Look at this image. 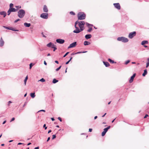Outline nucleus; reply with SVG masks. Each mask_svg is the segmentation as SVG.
<instances>
[{
	"mask_svg": "<svg viewBox=\"0 0 149 149\" xmlns=\"http://www.w3.org/2000/svg\"><path fill=\"white\" fill-rule=\"evenodd\" d=\"M113 5L114 7L118 10H120V6L119 3H114L113 4Z\"/></svg>",
	"mask_w": 149,
	"mask_h": 149,
	"instance_id": "obj_11",
	"label": "nucleus"
},
{
	"mask_svg": "<svg viewBox=\"0 0 149 149\" xmlns=\"http://www.w3.org/2000/svg\"><path fill=\"white\" fill-rule=\"evenodd\" d=\"M70 14L72 15H75V13L72 11H70Z\"/></svg>",
	"mask_w": 149,
	"mask_h": 149,
	"instance_id": "obj_36",
	"label": "nucleus"
},
{
	"mask_svg": "<svg viewBox=\"0 0 149 149\" xmlns=\"http://www.w3.org/2000/svg\"><path fill=\"white\" fill-rule=\"evenodd\" d=\"M58 81V80H57L56 79H54L52 81V83L55 84Z\"/></svg>",
	"mask_w": 149,
	"mask_h": 149,
	"instance_id": "obj_25",
	"label": "nucleus"
},
{
	"mask_svg": "<svg viewBox=\"0 0 149 149\" xmlns=\"http://www.w3.org/2000/svg\"><path fill=\"white\" fill-rule=\"evenodd\" d=\"M51 119L53 121H54L55 120V119H54V118H51Z\"/></svg>",
	"mask_w": 149,
	"mask_h": 149,
	"instance_id": "obj_59",
	"label": "nucleus"
},
{
	"mask_svg": "<svg viewBox=\"0 0 149 149\" xmlns=\"http://www.w3.org/2000/svg\"><path fill=\"white\" fill-rule=\"evenodd\" d=\"M41 111H43V112H45V110H43V109L41 110H40V111H38V112H41Z\"/></svg>",
	"mask_w": 149,
	"mask_h": 149,
	"instance_id": "obj_49",
	"label": "nucleus"
},
{
	"mask_svg": "<svg viewBox=\"0 0 149 149\" xmlns=\"http://www.w3.org/2000/svg\"><path fill=\"white\" fill-rule=\"evenodd\" d=\"M89 29L87 30V31L88 32H91V31L92 30V27H88Z\"/></svg>",
	"mask_w": 149,
	"mask_h": 149,
	"instance_id": "obj_32",
	"label": "nucleus"
},
{
	"mask_svg": "<svg viewBox=\"0 0 149 149\" xmlns=\"http://www.w3.org/2000/svg\"><path fill=\"white\" fill-rule=\"evenodd\" d=\"M110 127L111 126H109L107 127L104 128L103 131H104V132L106 133L108 131V130L110 128Z\"/></svg>",
	"mask_w": 149,
	"mask_h": 149,
	"instance_id": "obj_22",
	"label": "nucleus"
},
{
	"mask_svg": "<svg viewBox=\"0 0 149 149\" xmlns=\"http://www.w3.org/2000/svg\"><path fill=\"white\" fill-rule=\"evenodd\" d=\"M4 42L2 38L1 37V38L0 40V47H2L4 44Z\"/></svg>",
	"mask_w": 149,
	"mask_h": 149,
	"instance_id": "obj_13",
	"label": "nucleus"
},
{
	"mask_svg": "<svg viewBox=\"0 0 149 149\" xmlns=\"http://www.w3.org/2000/svg\"><path fill=\"white\" fill-rule=\"evenodd\" d=\"M39 81H41L42 82H44L45 81V79H44L43 78H41V79H40L39 80Z\"/></svg>",
	"mask_w": 149,
	"mask_h": 149,
	"instance_id": "obj_31",
	"label": "nucleus"
},
{
	"mask_svg": "<svg viewBox=\"0 0 149 149\" xmlns=\"http://www.w3.org/2000/svg\"><path fill=\"white\" fill-rule=\"evenodd\" d=\"M77 17L79 20H83L85 19L86 15L84 12H79L77 14Z\"/></svg>",
	"mask_w": 149,
	"mask_h": 149,
	"instance_id": "obj_1",
	"label": "nucleus"
},
{
	"mask_svg": "<svg viewBox=\"0 0 149 149\" xmlns=\"http://www.w3.org/2000/svg\"><path fill=\"white\" fill-rule=\"evenodd\" d=\"M44 64L45 65H47V63L45 61H44Z\"/></svg>",
	"mask_w": 149,
	"mask_h": 149,
	"instance_id": "obj_60",
	"label": "nucleus"
},
{
	"mask_svg": "<svg viewBox=\"0 0 149 149\" xmlns=\"http://www.w3.org/2000/svg\"><path fill=\"white\" fill-rule=\"evenodd\" d=\"M9 9L10 10L11 12H15L16 11L18 10L17 9H16L15 8H13V7L11 8H9Z\"/></svg>",
	"mask_w": 149,
	"mask_h": 149,
	"instance_id": "obj_17",
	"label": "nucleus"
},
{
	"mask_svg": "<svg viewBox=\"0 0 149 149\" xmlns=\"http://www.w3.org/2000/svg\"><path fill=\"white\" fill-rule=\"evenodd\" d=\"M136 73H134L133 75L131 77L130 79L129 80V82L131 83L133 81L136 75Z\"/></svg>",
	"mask_w": 149,
	"mask_h": 149,
	"instance_id": "obj_12",
	"label": "nucleus"
},
{
	"mask_svg": "<svg viewBox=\"0 0 149 149\" xmlns=\"http://www.w3.org/2000/svg\"><path fill=\"white\" fill-rule=\"evenodd\" d=\"M56 41L57 43L61 44L64 42L65 40L61 39H58L56 40Z\"/></svg>",
	"mask_w": 149,
	"mask_h": 149,
	"instance_id": "obj_10",
	"label": "nucleus"
},
{
	"mask_svg": "<svg viewBox=\"0 0 149 149\" xmlns=\"http://www.w3.org/2000/svg\"><path fill=\"white\" fill-rule=\"evenodd\" d=\"M20 20V19H18L16 20H15V21H14V22L15 23H16L17 22L19 21Z\"/></svg>",
	"mask_w": 149,
	"mask_h": 149,
	"instance_id": "obj_47",
	"label": "nucleus"
},
{
	"mask_svg": "<svg viewBox=\"0 0 149 149\" xmlns=\"http://www.w3.org/2000/svg\"><path fill=\"white\" fill-rule=\"evenodd\" d=\"M148 114H146V115H145V116H144V118H147V117H148Z\"/></svg>",
	"mask_w": 149,
	"mask_h": 149,
	"instance_id": "obj_53",
	"label": "nucleus"
},
{
	"mask_svg": "<svg viewBox=\"0 0 149 149\" xmlns=\"http://www.w3.org/2000/svg\"><path fill=\"white\" fill-rule=\"evenodd\" d=\"M79 22H78V21H76V22H75V24H74V27H75V28H76V27H77L76 26V25L78 24V23L79 24Z\"/></svg>",
	"mask_w": 149,
	"mask_h": 149,
	"instance_id": "obj_34",
	"label": "nucleus"
},
{
	"mask_svg": "<svg viewBox=\"0 0 149 149\" xmlns=\"http://www.w3.org/2000/svg\"><path fill=\"white\" fill-rule=\"evenodd\" d=\"M87 52V51H83V52H78L77 53H76V54H81V53H85Z\"/></svg>",
	"mask_w": 149,
	"mask_h": 149,
	"instance_id": "obj_30",
	"label": "nucleus"
},
{
	"mask_svg": "<svg viewBox=\"0 0 149 149\" xmlns=\"http://www.w3.org/2000/svg\"><path fill=\"white\" fill-rule=\"evenodd\" d=\"M55 45H54L53 43V44H52V45H51V48H52V47H54V46H55Z\"/></svg>",
	"mask_w": 149,
	"mask_h": 149,
	"instance_id": "obj_64",
	"label": "nucleus"
},
{
	"mask_svg": "<svg viewBox=\"0 0 149 149\" xmlns=\"http://www.w3.org/2000/svg\"><path fill=\"white\" fill-rule=\"evenodd\" d=\"M148 72L147 69H146L144 70V72L142 74V76L145 77L147 74Z\"/></svg>",
	"mask_w": 149,
	"mask_h": 149,
	"instance_id": "obj_19",
	"label": "nucleus"
},
{
	"mask_svg": "<svg viewBox=\"0 0 149 149\" xmlns=\"http://www.w3.org/2000/svg\"><path fill=\"white\" fill-rule=\"evenodd\" d=\"M85 24V22L84 21H81L79 22L78 25L80 28V27L81 29H83V30H84V25Z\"/></svg>",
	"mask_w": 149,
	"mask_h": 149,
	"instance_id": "obj_5",
	"label": "nucleus"
},
{
	"mask_svg": "<svg viewBox=\"0 0 149 149\" xmlns=\"http://www.w3.org/2000/svg\"><path fill=\"white\" fill-rule=\"evenodd\" d=\"M24 25L25 27H29L31 26V24L30 23L25 22L24 24Z\"/></svg>",
	"mask_w": 149,
	"mask_h": 149,
	"instance_id": "obj_20",
	"label": "nucleus"
},
{
	"mask_svg": "<svg viewBox=\"0 0 149 149\" xmlns=\"http://www.w3.org/2000/svg\"><path fill=\"white\" fill-rule=\"evenodd\" d=\"M58 120H60V122H62V120L61 119V118L60 117H58Z\"/></svg>",
	"mask_w": 149,
	"mask_h": 149,
	"instance_id": "obj_48",
	"label": "nucleus"
},
{
	"mask_svg": "<svg viewBox=\"0 0 149 149\" xmlns=\"http://www.w3.org/2000/svg\"><path fill=\"white\" fill-rule=\"evenodd\" d=\"M77 45V42H74L72 43L68 47V49H70V48L74 47Z\"/></svg>",
	"mask_w": 149,
	"mask_h": 149,
	"instance_id": "obj_9",
	"label": "nucleus"
},
{
	"mask_svg": "<svg viewBox=\"0 0 149 149\" xmlns=\"http://www.w3.org/2000/svg\"><path fill=\"white\" fill-rule=\"evenodd\" d=\"M3 27H4V28H5V29H8V30H12V31H19L18 29H14V28H13L12 27H7V26H3Z\"/></svg>",
	"mask_w": 149,
	"mask_h": 149,
	"instance_id": "obj_8",
	"label": "nucleus"
},
{
	"mask_svg": "<svg viewBox=\"0 0 149 149\" xmlns=\"http://www.w3.org/2000/svg\"><path fill=\"white\" fill-rule=\"evenodd\" d=\"M43 127L45 128V130H46L47 128V127L46 126V124H44L43 126Z\"/></svg>",
	"mask_w": 149,
	"mask_h": 149,
	"instance_id": "obj_45",
	"label": "nucleus"
},
{
	"mask_svg": "<svg viewBox=\"0 0 149 149\" xmlns=\"http://www.w3.org/2000/svg\"><path fill=\"white\" fill-rule=\"evenodd\" d=\"M25 14V10L23 9H20L18 11V16L20 18H22Z\"/></svg>",
	"mask_w": 149,
	"mask_h": 149,
	"instance_id": "obj_2",
	"label": "nucleus"
},
{
	"mask_svg": "<svg viewBox=\"0 0 149 149\" xmlns=\"http://www.w3.org/2000/svg\"><path fill=\"white\" fill-rule=\"evenodd\" d=\"M42 36L44 37H45V38H46V36H45L44 34V33H43V32H42Z\"/></svg>",
	"mask_w": 149,
	"mask_h": 149,
	"instance_id": "obj_51",
	"label": "nucleus"
},
{
	"mask_svg": "<svg viewBox=\"0 0 149 149\" xmlns=\"http://www.w3.org/2000/svg\"><path fill=\"white\" fill-rule=\"evenodd\" d=\"M148 42L147 40H143L142 41L141 43V44L142 45H144L145 44H148Z\"/></svg>",
	"mask_w": 149,
	"mask_h": 149,
	"instance_id": "obj_21",
	"label": "nucleus"
},
{
	"mask_svg": "<svg viewBox=\"0 0 149 149\" xmlns=\"http://www.w3.org/2000/svg\"><path fill=\"white\" fill-rule=\"evenodd\" d=\"M72 58H73L72 57H71L69 60L65 63V64L66 65L68 64L69 63L70 61L72 59Z\"/></svg>",
	"mask_w": 149,
	"mask_h": 149,
	"instance_id": "obj_29",
	"label": "nucleus"
},
{
	"mask_svg": "<svg viewBox=\"0 0 149 149\" xmlns=\"http://www.w3.org/2000/svg\"><path fill=\"white\" fill-rule=\"evenodd\" d=\"M52 48L54 49L53 51L54 52L55 50L57 49V48L56 47V45L54 47H52Z\"/></svg>",
	"mask_w": 149,
	"mask_h": 149,
	"instance_id": "obj_37",
	"label": "nucleus"
},
{
	"mask_svg": "<svg viewBox=\"0 0 149 149\" xmlns=\"http://www.w3.org/2000/svg\"><path fill=\"white\" fill-rule=\"evenodd\" d=\"M106 133L104 132V131H103L102 133V136H104L106 134Z\"/></svg>",
	"mask_w": 149,
	"mask_h": 149,
	"instance_id": "obj_35",
	"label": "nucleus"
},
{
	"mask_svg": "<svg viewBox=\"0 0 149 149\" xmlns=\"http://www.w3.org/2000/svg\"><path fill=\"white\" fill-rule=\"evenodd\" d=\"M92 130H93L92 129L90 128L89 129V132H91L92 131Z\"/></svg>",
	"mask_w": 149,
	"mask_h": 149,
	"instance_id": "obj_54",
	"label": "nucleus"
},
{
	"mask_svg": "<svg viewBox=\"0 0 149 149\" xmlns=\"http://www.w3.org/2000/svg\"><path fill=\"white\" fill-rule=\"evenodd\" d=\"M48 16V14L47 13H42L40 15V17L44 19H47Z\"/></svg>",
	"mask_w": 149,
	"mask_h": 149,
	"instance_id": "obj_7",
	"label": "nucleus"
},
{
	"mask_svg": "<svg viewBox=\"0 0 149 149\" xmlns=\"http://www.w3.org/2000/svg\"><path fill=\"white\" fill-rule=\"evenodd\" d=\"M11 12L10 10H8V11L7 13H8V15H9L10 14V13Z\"/></svg>",
	"mask_w": 149,
	"mask_h": 149,
	"instance_id": "obj_40",
	"label": "nucleus"
},
{
	"mask_svg": "<svg viewBox=\"0 0 149 149\" xmlns=\"http://www.w3.org/2000/svg\"><path fill=\"white\" fill-rule=\"evenodd\" d=\"M43 11L47 13L48 12V9L47 6L45 5L43 8Z\"/></svg>",
	"mask_w": 149,
	"mask_h": 149,
	"instance_id": "obj_14",
	"label": "nucleus"
},
{
	"mask_svg": "<svg viewBox=\"0 0 149 149\" xmlns=\"http://www.w3.org/2000/svg\"><path fill=\"white\" fill-rule=\"evenodd\" d=\"M104 65L106 67H108L109 66L110 64L108 62L103 61Z\"/></svg>",
	"mask_w": 149,
	"mask_h": 149,
	"instance_id": "obj_18",
	"label": "nucleus"
},
{
	"mask_svg": "<svg viewBox=\"0 0 149 149\" xmlns=\"http://www.w3.org/2000/svg\"><path fill=\"white\" fill-rule=\"evenodd\" d=\"M33 65H34V64L33 63H30L29 65V69H31Z\"/></svg>",
	"mask_w": 149,
	"mask_h": 149,
	"instance_id": "obj_33",
	"label": "nucleus"
},
{
	"mask_svg": "<svg viewBox=\"0 0 149 149\" xmlns=\"http://www.w3.org/2000/svg\"><path fill=\"white\" fill-rule=\"evenodd\" d=\"M24 144L21 143H18L17 145H20L21 144Z\"/></svg>",
	"mask_w": 149,
	"mask_h": 149,
	"instance_id": "obj_61",
	"label": "nucleus"
},
{
	"mask_svg": "<svg viewBox=\"0 0 149 149\" xmlns=\"http://www.w3.org/2000/svg\"><path fill=\"white\" fill-rule=\"evenodd\" d=\"M55 62L58 64L59 63L58 61L57 60L55 61Z\"/></svg>",
	"mask_w": 149,
	"mask_h": 149,
	"instance_id": "obj_57",
	"label": "nucleus"
},
{
	"mask_svg": "<svg viewBox=\"0 0 149 149\" xmlns=\"http://www.w3.org/2000/svg\"><path fill=\"white\" fill-rule=\"evenodd\" d=\"M61 65L59 67H58V68H56V71H58L61 69Z\"/></svg>",
	"mask_w": 149,
	"mask_h": 149,
	"instance_id": "obj_38",
	"label": "nucleus"
},
{
	"mask_svg": "<svg viewBox=\"0 0 149 149\" xmlns=\"http://www.w3.org/2000/svg\"><path fill=\"white\" fill-rule=\"evenodd\" d=\"M86 25L87 26H88V27H89V26L90 25V24L89 23H88V22H86Z\"/></svg>",
	"mask_w": 149,
	"mask_h": 149,
	"instance_id": "obj_44",
	"label": "nucleus"
},
{
	"mask_svg": "<svg viewBox=\"0 0 149 149\" xmlns=\"http://www.w3.org/2000/svg\"><path fill=\"white\" fill-rule=\"evenodd\" d=\"M15 120V118L14 117L11 120H10V122H11L13 121H14Z\"/></svg>",
	"mask_w": 149,
	"mask_h": 149,
	"instance_id": "obj_50",
	"label": "nucleus"
},
{
	"mask_svg": "<svg viewBox=\"0 0 149 149\" xmlns=\"http://www.w3.org/2000/svg\"><path fill=\"white\" fill-rule=\"evenodd\" d=\"M52 44H53V43L52 42H50L47 45V46L48 47H51V46L52 45Z\"/></svg>",
	"mask_w": 149,
	"mask_h": 149,
	"instance_id": "obj_26",
	"label": "nucleus"
},
{
	"mask_svg": "<svg viewBox=\"0 0 149 149\" xmlns=\"http://www.w3.org/2000/svg\"><path fill=\"white\" fill-rule=\"evenodd\" d=\"M108 61L110 63H116V62H114V61L112 60V59H111L109 58L108 59Z\"/></svg>",
	"mask_w": 149,
	"mask_h": 149,
	"instance_id": "obj_28",
	"label": "nucleus"
},
{
	"mask_svg": "<svg viewBox=\"0 0 149 149\" xmlns=\"http://www.w3.org/2000/svg\"><path fill=\"white\" fill-rule=\"evenodd\" d=\"M6 120L4 121L3 122V123H2V124H5L6 122Z\"/></svg>",
	"mask_w": 149,
	"mask_h": 149,
	"instance_id": "obj_58",
	"label": "nucleus"
},
{
	"mask_svg": "<svg viewBox=\"0 0 149 149\" xmlns=\"http://www.w3.org/2000/svg\"><path fill=\"white\" fill-rule=\"evenodd\" d=\"M75 54H76V53H73L71 54V55H75Z\"/></svg>",
	"mask_w": 149,
	"mask_h": 149,
	"instance_id": "obj_62",
	"label": "nucleus"
},
{
	"mask_svg": "<svg viewBox=\"0 0 149 149\" xmlns=\"http://www.w3.org/2000/svg\"><path fill=\"white\" fill-rule=\"evenodd\" d=\"M75 28L76 29L73 31L74 33H78L83 31V29H81L80 27V29H79L78 27H76V28Z\"/></svg>",
	"mask_w": 149,
	"mask_h": 149,
	"instance_id": "obj_6",
	"label": "nucleus"
},
{
	"mask_svg": "<svg viewBox=\"0 0 149 149\" xmlns=\"http://www.w3.org/2000/svg\"><path fill=\"white\" fill-rule=\"evenodd\" d=\"M31 97L33 98L35 97V93H31L30 94Z\"/></svg>",
	"mask_w": 149,
	"mask_h": 149,
	"instance_id": "obj_24",
	"label": "nucleus"
},
{
	"mask_svg": "<svg viewBox=\"0 0 149 149\" xmlns=\"http://www.w3.org/2000/svg\"><path fill=\"white\" fill-rule=\"evenodd\" d=\"M0 14L1 15H3V17H5L7 15V13L6 12L3 11L0 12Z\"/></svg>",
	"mask_w": 149,
	"mask_h": 149,
	"instance_id": "obj_16",
	"label": "nucleus"
},
{
	"mask_svg": "<svg viewBox=\"0 0 149 149\" xmlns=\"http://www.w3.org/2000/svg\"><path fill=\"white\" fill-rule=\"evenodd\" d=\"M117 40L124 43L127 42L129 41L128 39L127 38L124 37H119L117 38Z\"/></svg>",
	"mask_w": 149,
	"mask_h": 149,
	"instance_id": "obj_3",
	"label": "nucleus"
},
{
	"mask_svg": "<svg viewBox=\"0 0 149 149\" xmlns=\"http://www.w3.org/2000/svg\"><path fill=\"white\" fill-rule=\"evenodd\" d=\"M28 77L27 76L25 78V79L24 80V84L25 85H26V81H27V80L28 79Z\"/></svg>",
	"mask_w": 149,
	"mask_h": 149,
	"instance_id": "obj_27",
	"label": "nucleus"
},
{
	"mask_svg": "<svg viewBox=\"0 0 149 149\" xmlns=\"http://www.w3.org/2000/svg\"><path fill=\"white\" fill-rule=\"evenodd\" d=\"M149 66V61H148L146 63V68H148V67Z\"/></svg>",
	"mask_w": 149,
	"mask_h": 149,
	"instance_id": "obj_41",
	"label": "nucleus"
},
{
	"mask_svg": "<svg viewBox=\"0 0 149 149\" xmlns=\"http://www.w3.org/2000/svg\"><path fill=\"white\" fill-rule=\"evenodd\" d=\"M15 7L16 8H21V6H15Z\"/></svg>",
	"mask_w": 149,
	"mask_h": 149,
	"instance_id": "obj_56",
	"label": "nucleus"
},
{
	"mask_svg": "<svg viewBox=\"0 0 149 149\" xmlns=\"http://www.w3.org/2000/svg\"><path fill=\"white\" fill-rule=\"evenodd\" d=\"M50 137H48V138H47V142L48 141L50 140Z\"/></svg>",
	"mask_w": 149,
	"mask_h": 149,
	"instance_id": "obj_55",
	"label": "nucleus"
},
{
	"mask_svg": "<svg viewBox=\"0 0 149 149\" xmlns=\"http://www.w3.org/2000/svg\"><path fill=\"white\" fill-rule=\"evenodd\" d=\"M90 44H91L90 42L88 41H85L84 42V45L85 46L89 45Z\"/></svg>",
	"mask_w": 149,
	"mask_h": 149,
	"instance_id": "obj_23",
	"label": "nucleus"
},
{
	"mask_svg": "<svg viewBox=\"0 0 149 149\" xmlns=\"http://www.w3.org/2000/svg\"><path fill=\"white\" fill-rule=\"evenodd\" d=\"M130 60H127V61H126L125 62V65H127L130 62Z\"/></svg>",
	"mask_w": 149,
	"mask_h": 149,
	"instance_id": "obj_39",
	"label": "nucleus"
},
{
	"mask_svg": "<svg viewBox=\"0 0 149 149\" xmlns=\"http://www.w3.org/2000/svg\"><path fill=\"white\" fill-rule=\"evenodd\" d=\"M69 53V52H66L65 54L63 55V57H65L67 55H68V54Z\"/></svg>",
	"mask_w": 149,
	"mask_h": 149,
	"instance_id": "obj_43",
	"label": "nucleus"
},
{
	"mask_svg": "<svg viewBox=\"0 0 149 149\" xmlns=\"http://www.w3.org/2000/svg\"><path fill=\"white\" fill-rule=\"evenodd\" d=\"M34 149H39V147L38 146L34 148Z\"/></svg>",
	"mask_w": 149,
	"mask_h": 149,
	"instance_id": "obj_63",
	"label": "nucleus"
},
{
	"mask_svg": "<svg viewBox=\"0 0 149 149\" xmlns=\"http://www.w3.org/2000/svg\"><path fill=\"white\" fill-rule=\"evenodd\" d=\"M9 6H10V8H12V7L13 6V4L12 3H11L10 4Z\"/></svg>",
	"mask_w": 149,
	"mask_h": 149,
	"instance_id": "obj_46",
	"label": "nucleus"
},
{
	"mask_svg": "<svg viewBox=\"0 0 149 149\" xmlns=\"http://www.w3.org/2000/svg\"><path fill=\"white\" fill-rule=\"evenodd\" d=\"M12 103V102L10 101H9L8 102V105L9 106L10 105V104Z\"/></svg>",
	"mask_w": 149,
	"mask_h": 149,
	"instance_id": "obj_52",
	"label": "nucleus"
},
{
	"mask_svg": "<svg viewBox=\"0 0 149 149\" xmlns=\"http://www.w3.org/2000/svg\"><path fill=\"white\" fill-rule=\"evenodd\" d=\"M85 37L86 39H88L91 38L92 35L90 34H86L85 35Z\"/></svg>",
	"mask_w": 149,
	"mask_h": 149,
	"instance_id": "obj_15",
	"label": "nucleus"
},
{
	"mask_svg": "<svg viewBox=\"0 0 149 149\" xmlns=\"http://www.w3.org/2000/svg\"><path fill=\"white\" fill-rule=\"evenodd\" d=\"M56 135L55 134H54L52 135V139L53 140L56 138Z\"/></svg>",
	"mask_w": 149,
	"mask_h": 149,
	"instance_id": "obj_42",
	"label": "nucleus"
},
{
	"mask_svg": "<svg viewBox=\"0 0 149 149\" xmlns=\"http://www.w3.org/2000/svg\"><path fill=\"white\" fill-rule=\"evenodd\" d=\"M136 35V31H133L129 33L128 35V38L130 39H132Z\"/></svg>",
	"mask_w": 149,
	"mask_h": 149,
	"instance_id": "obj_4",
	"label": "nucleus"
}]
</instances>
